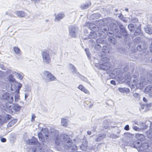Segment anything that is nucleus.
I'll return each mask as SVG.
<instances>
[{"label": "nucleus", "mask_w": 152, "mask_h": 152, "mask_svg": "<svg viewBox=\"0 0 152 152\" xmlns=\"http://www.w3.org/2000/svg\"><path fill=\"white\" fill-rule=\"evenodd\" d=\"M55 144L58 146L60 144L69 152H73L77 150V146L73 144L72 140L69 136L66 134H61L60 137L58 134L56 135L54 138Z\"/></svg>", "instance_id": "nucleus-1"}, {"label": "nucleus", "mask_w": 152, "mask_h": 152, "mask_svg": "<svg viewBox=\"0 0 152 152\" xmlns=\"http://www.w3.org/2000/svg\"><path fill=\"white\" fill-rule=\"evenodd\" d=\"M110 27L111 30H109L108 26H101L100 28V32L99 33V36L101 38H106L107 36H113L114 34H116L118 31V24L114 23L111 22L110 25Z\"/></svg>", "instance_id": "nucleus-2"}, {"label": "nucleus", "mask_w": 152, "mask_h": 152, "mask_svg": "<svg viewBox=\"0 0 152 152\" xmlns=\"http://www.w3.org/2000/svg\"><path fill=\"white\" fill-rule=\"evenodd\" d=\"M119 26L120 30L119 31L118 29V31L115 34L116 37L118 38H121L123 37L126 40L129 36V34L127 31L122 24L119 25Z\"/></svg>", "instance_id": "nucleus-3"}, {"label": "nucleus", "mask_w": 152, "mask_h": 152, "mask_svg": "<svg viewBox=\"0 0 152 152\" xmlns=\"http://www.w3.org/2000/svg\"><path fill=\"white\" fill-rule=\"evenodd\" d=\"M41 55L42 62L45 64H49L51 61V58L49 54V52L48 50H45L41 52Z\"/></svg>", "instance_id": "nucleus-4"}, {"label": "nucleus", "mask_w": 152, "mask_h": 152, "mask_svg": "<svg viewBox=\"0 0 152 152\" xmlns=\"http://www.w3.org/2000/svg\"><path fill=\"white\" fill-rule=\"evenodd\" d=\"M102 61L103 62L99 64V68L105 71L109 70L110 68V64L109 62V59L106 57L103 58L102 59Z\"/></svg>", "instance_id": "nucleus-5"}, {"label": "nucleus", "mask_w": 152, "mask_h": 152, "mask_svg": "<svg viewBox=\"0 0 152 152\" xmlns=\"http://www.w3.org/2000/svg\"><path fill=\"white\" fill-rule=\"evenodd\" d=\"M13 97H12L10 99H9V102L6 103L3 106L5 111H8V112L10 113H13L14 104L12 103V102H13Z\"/></svg>", "instance_id": "nucleus-6"}, {"label": "nucleus", "mask_w": 152, "mask_h": 152, "mask_svg": "<svg viewBox=\"0 0 152 152\" xmlns=\"http://www.w3.org/2000/svg\"><path fill=\"white\" fill-rule=\"evenodd\" d=\"M78 27L74 25H71L69 27V33L73 38H76L78 31Z\"/></svg>", "instance_id": "nucleus-7"}, {"label": "nucleus", "mask_w": 152, "mask_h": 152, "mask_svg": "<svg viewBox=\"0 0 152 152\" xmlns=\"http://www.w3.org/2000/svg\"><path fill=\"white\" fill-rule=\"evenodd\" d=\"M87 26L88 25L89 28L92 31H99L98 32L100 31V27H101V26H103V25H101L99 27L97 26L95 24L92 23H89L88 24H87Z\"/></svg>", "instance_id": "nucleus-8"}, {"label": "nucleus", "mask_w": 152, "mask_h": 152, "mask_svg": "<svg viewBox=\"0 0 152 152\" xmlns=\"http://www.w3.org/2000/svg\"><path fill=\"white\" fill-rule=\"evenodd\" d=\"M141 26L140 23H137V24L136 26V28L134 34L135 36H137L139 35L142 36L143 35L141 30Z\"/></svg>", "instance_id": "nucleus-9"}, {"label": "nucleus", "mask_w": 152, "mask_h": 152, "mask_svg": "<svg viewBox=\"0 0 152 152\" xmlns=\"http://www.w3.org/2000/svg\"><path fill=\"white\" fill-rule=\"evenodd\" d=\"M137 77L136 75H133L130 79V82L133 81V84H132V85L137 84V86L139 87L140 86L141 87H142L143 86V84L141 83H137Z\"/></svg>", "instance_id": "nucleus-10"}, {"label": "nucleus", "mask_w": 152, "mask_h": 152, "mask_svg": "<svg viewBox=\"0 0 152 152\" xmlns=\"http://www.w3.org/2000/svg\"><path fill=\"white\" fill-rule=\"evenodd\" d=\"M129 145L134 148H136L138 151L141 144L140 141L138 140H135L134 142L129 143Z\"/></svg>", "instance_id": "nucleus-11"}, {"label": "nucleus", "mask_w": 152, "mask_h": 152, "mask_svg": "<svg viewBox=\"0 0 152 152\" xmlns=\"http://www.w3.org/2000/svg\"><path fill=\"white\" fill-rule=\"evenodd\" d=\"M141 144L139 149H138V152H148L145 150L148 148V144L147 143H141Z\"/></svg>", "instance_id": "nucleus-12"}, {"label": "nucleus", "mask_w": 152, "mask_h": 152, "mask_svg": "<svg viewBox=\"0 0 152 152\" xmlns=\"http://www.w3.org/2000/svg\"><path fill=\"white\" fill-rule=\"evenodd\" d=\"M65 16V14L62 12H59L58 14L56 15L55 20H57L58 21H60L61 20L63 19Z\"/></svg>", "instance_id": "nucleus-13"}, {"label": "nucleus", "mask_w": 152, "mask_h": 152, "mask_svg": "<svg viewBox=\"0 0 152 152\" xmlns=\"http://www.w3.org/2000/svg\"><path fill=\"white\" fill-rule=\"evenodd\" d=\"M135 136L137 139L136 140H138L140 142L144 141L145 139V136L142 134H136Z\"/></svg>", "instance_id": "nucleus-14"}, {"label": "nucleus", "mask_w": 152, "mask_h": 152, "mask_svg": "<svg viewBox=\"0 0 152 152\" xmlns=\"http://www.w3.org/2000/svg\"><path fill=\"white\" fill-rule=\"evenodd\" d=\"M28 143L29 145H37L39 143L37 139L33 137L31 139L29 140Z\"/></svg>", "instance_id": "nucleus-15"}, {"label": "nucleus", "mask_w": 152, "mask_h": 152, "mask_svg": "<svg viewBox=\"0 0 152 152\" xmlns=\"http://www.w3.org/2000/svg\"><path fill=\"white\" fill-rule=\"evenodd\" d=\"M106 135L104 134H100L96 135L94 138L95 141L96 142H99L104 138Z\"/></svg>", "instance_id": "nucleus-16"}, {"label": "nucleus", "mask_w": 152, "mask_h": 152, "mask_svg": "<svg viewBox=\"0 0 152 152\" xmlns=\"http://www.w3.org/2000/svg\"><path fill=\"white\" fill-rule=\"evenodd\" d=\"M70 69H72V73L73 75H76L77 76L79 74V72H77V69L75 67L73 64H70L69 65Z\"/></svg>", "instance_id": "nucleus-17"}, {"label": "nucleus", "mask_w": 152, "mask_h": 152, "mask_svg": "<svg viewBox=\"0 0 152 152\" xmlns=\"http://www.w3.org/2000/svg\"><path fill=\"white\" fill-rule=\"evenodd\" d=\"M103 48L102 49V51L105 53H110V49L109 48V46L108 45L103 46Z\"/></svg>", "instance_id": "nucleus-18"}, {"label": "nucleus", "mask_w": 152, "mask_h": 152, "mask_svg": "<svg viewBox=\"0 0 152 152\" xmlns=\"http://www.w3.org/2000/svg\"><path fill=\"white\" fill-rule=\"evenodd\" d=\"M91 3L89 2L88 3L83 4L80 6V8L82 10H84L88 8L91 5Z\"/></svg>", "instance_id": "nucleus-19"}, {"label": "nucleus", "mask_w": 152, "mask_h": 152, "mask_svg": "<svg viewBox=\"0 0 152 152\" xmlns=\"http://www.w3.org/2000/svg\"><path fill=\"white\" fill-rule=\"evenodd\" d=\"M12 96H10L9 93L6 92L4 93L2 96V98L6 100L8 102H9V99H10Z\"/></svg>", "instance_id": "nucleus-20"}, {"label": "nucleus", "mask_w": 152, "mask_h": 152, "mask_svg": "<svg viewBox=\"0 0 152 152\" xmlns=\"http://www.w3.org/2000/svg\"><path fill=\"white\" fill-rule=\"evenodd\" d=\"M118 90L121 92L122 93H126L129 94L130 92V90L129 88H119Z\"/></svg>", "instance_id": "nucleus-21"}, {"label": "nucleus", "mask_w": 152, "mask_h": 152, "mask_svg": "<svg viewBox=\"0 0 152 152\" xmlns=\"http://www.w3.org/2000/svg\"><path fill=\"white\" fill-rule=\"evenodd\" d=\"M21 107V106L17 104L16 103L14 104L13 111L14 110L15 112H18L20 110Z\"/></svg>", "instance_id": "nucleus-22"}, {"label": "nucleus", "mask_w": 152, "mask_h": 152, "mask_svg": "<svg viewBox=\"0 0 152 152\" xmlns=\"http://www.w3.org/2000/svg\"><path fill=\"white\" fill-rule=\"evenodd\" d=\"M101 31H99L98 33V36L99 37V38L97 39L96 40V44H103L105 42L104 40L103 39L105 38H102L100 37L99 36V33Z\"/></svg>", "instance_id": "nucleus-23"}, {"label": "nucleus", "mask_w": 152, "mask_h": 152, "mask_svg": "<svg viewBox=\"0 0 152 152\" xmlns=\"http://www.w3.org/2000/svg\"><path fill=\"white\" fill-rule=\"evenodd\" d=\"M137 25L130 24L128 25V27L131 32H134L136 29V26Z\"/></svg>", "instance_id": "nucleus-24"}, {"label": "nucleus", "mask_w": 152, "mask_h": 152, "mask_svg": "<svg viewBox=\"0 0 152 152\" xmlns=\"http://www.w3.org/2000/svg\"><path fill=\"white\" fill-rule=\"evenodd\" d=\"M109 121H108L107 120H104L103 124V127L105 129H107L109 127Z\"/></svg>", "instance_id": "nucleus-25"}, {"label": "nucleus", "mask_w": 152, "mask_h": 152, "mask_svg": "<svg viewBox=\"0 0 152 152\" xmlns=\"http://www.w3.org/2000/svg\"><path fill=\"white\" fill-rule=\"evenodd\" d=\"M17 119H12L11 121L8 124L7 126L8 127H10L12 126L15 123L17 122Z\"/></svg>", "instance_id": "nucleus-26"}, {"label": "nucleus", "mask_w": 152, "mask_h": 152, "mask_svg": "<svg viewBox=\"0 0 152 152\" xmlns=\"http://www.w3.org/2000/svg\"><path fill=\"white\" fill-rule=\"evenodd\" d=\"M97 34L95 32H91L88 36L89 39H95L97 37Z\"/></svg>", "instance_id": "nucleus-27"}, {"label": "nucleus", "mask_w": 152, "mask_h": 152, "mask_svg": "<svg viewBox=\"0 0 152 152\" xmlns=\"http://www.w3.org/2000/svg\"><path fill=\"white\" fill-rule=\"evenodd\" d=\"M113 36H109L108 40L110 42L111 44L115 45L116 42V40L115 38L113 37Z\"/></svg>", "instance_id": "nucleus-28"}, {"label": "nucleus", "mask_w": 152, "mask_h": 152, "mask_svg": "<svg viewBox=\"0 0 152 152\" xmlns=\"http://www.w3.org/2000/svg\"><path fill=\"white\" fill-rule=\"evenodd\" d=\"M56 79V77L51 73L47 78V80L48 82H50L55 80Z\"/></svg>", "instance_id": "nucleus-29"}, {"label": "nucleus", "mask_w": 152, "mask_h": 152, "mask_svg": "<svg viewBox=\"0 0 152 152\" xmlns=\"http://www.w3.org/2000/svg\"><path fill=\"white\" fill-rule=\"evenodd\" d=\"M120 73L119 69H115L112 72V74L114 75L115 76H118Z\"/></svg>", "instance_id": "nucleus-30"}, {"label": "nucleus", "mask_w": 152, "mask_h": 152, "mask_svg": "<svg viewBox=\"0 0 152 152\" xmlns=\"http://www.w3.org/2000/svg\"><path fill=\"white\" fill-rule=\"evenodd\" d=\"M13 50L16 54L19 56L21 55V51L19 48L17 47H14L13 48Z\"/></svg>", "instance_id": "nucleus-31"}, {"label": "nucleus", "mask_w": 152, "mask_h": 152, "mask_svg": "<svg viewBox=\"0 0 152 152\" xmlns=\"http://www.w3.org/2000/svg\"><path fill=\"white\" fill-rule=\"evenodd\" d=\"M15 14L19 17H24L25 16V12L22 11H17Z\"/></svg>", "instance_id": "nucleus-32"}, {"label": "nucleus", "mask_w": 152, "mask_h": 152, "mask_svg": "<svg viewBox=\"0 0 152 152\" xmlns=\"http://www.w3.org/2000/svg\"><path fill=\"white\" fill-rule=\"evenodd\" d=\"M78 88L81 91H83L85 93H87L88 92V91L86 89L85 87L82 85H79L78 86Z\"/></svg>", "instance_id": "nucleus-33"}, {"label": "nucleus", "mask_w": 152, "mask_h": 152, "mask_svg": "<svg viewBox=\"0 0 152 152\" xmlns=\"http://www.w3.org/2000/svg\"><path fill=\"white\" fill-rule=\"evenodd\" d=\"M145 46L142 45V44H138L137 48V50L139 51H141L142 50L145 49Z\"/></svg>", "instance_id": "nucleus-34"}, {"label": "nucleus", "mask_w": 152, "mask_h": 152, "mask_svg": "<svg viewBox=\"0 0 152 152\" xmlns=\"http://www.w3.org/2000/svg\"><path fill=\"white\" fill-rule=\"evenodd\" d=\"M144 30L147 33L151 34H152V29L150 28L146 27L144 28Z\"/></svg>", "instance_id": "nucleus-35"}, {"label": "nucleus", "mask_w": 152, "mask_h": 152, "mask_svg": "<svg viewBox=\"0 0 152 152\" xmlns=\"http://www.w3.org/2000/svg\"><path fill=\"white\" fill-rule=\"evenodd\" d=\"M16 83V85L15 86H17L16 91L17 93H19L20 90L22 87V84L20 83Z\"/></svg>", "instance_id": "nucleus-36"}, {"label": "nucleus", "mask_w": 152, "mask_h": 152, "mask_svg": "<svg viewBox=\"0 0 152 152\" xmlns=\"http://www.w3.org/2000/svg\"><path fill=\"white\" fill-rule=\"evenodd\" d=\"M77 76H78L82 80L87 82L88 81V80L86 78L83 76L79 73V74L77 75Z\"/></svg>", "instance_id": "nucleus-37"}, {"label": "nucleus", "mask_w": 152, "mask_h": 152, "mask_svg": "<svg viewBox=\"0 0 152 152\" xmlns=\"http://www.w3.org/2000/svg\"><path fill=\"white\" fill-rule=\"evenodd\" d=\"M67 120L65 119L62 118L61 120V124L62 126H66L67 125Z\"/></svg>", "instance_id": "nucleus-38"}, {"label": "nucleus", "mask_w": 152, "mask_h": 152, "mask_svg": "<svg viewBox=\"0 0 152 152\" xmlns=\"http://www.w3.org/2000/svg\"><path fill=\"white\" fill-rule=\"evenodd\" d=\"M12 119V118L10 115L7 114L5 117L4 121L7 122L8 121Z\"/></svg>", "instance_id": "nucleus-39"}, {"label": "nucleus", "mask_w": 152, "mask_h": 152, "mask_svg": "<svg viewBox=\"0 0 152 152\" xmlns=\"http://www.w3.org/2000/svg\"><path fill=\"white\" fill-rule=\"evenodd\" d=\"M51 73L50 72L46 71L43 72V74L44 77L47 78Z\"/></svg>", "instance_id": "nucleus-40"}, {"label": "nucleus", "mask_w": 152, "mask_h": 152, "mask_svg": "<svg viewBox=\"0 0 152 152\" xmlns=\"http://www.w3.org/2000/svg\"><path fill=\"white\" fill-rule=\"evenodd\" d=\"M9 81L13 82H15L16 83V81L15 79L13 77V76L12 75H10L9 76Z\"/></svg>", "instance_id": "nucleus-41"}, {"label": "nucleus", "mask_w": 152, "mask_h": 152, "mask_svg": "<svg viewBox=\"0 0 152 152\" xmlns=\"http://www.w3.org/2000/svg\"><path fill=\"white\" fill-rule=\"evenodd\" d=\"M146 91L148 93H150L152 92V86H147L145 89Z\"/></svg>", "instance_id": "nucleus-42"}, {"label": "nucleus", "mask_w": 152, "mask_h": 152, "mask_svg": "<svg viewBox=\"0 0 152 152\" xmlns=\"http://www.w3.org/2000/svg\"><path fill=\"white\" fill-rule=\"evenodd\" d=\"M147 137L150 139H152V131L149 130L146 133Z\"/></svg>", "instance_id": "nucleus-43"}, {"label": "nucleus", "mask_w": 152, "mask_h": 152, "mask_svg": "<svg viewBox=\"0 0 152 152\" xmlns=\"http://www.w3.org/2000/svg\"><path fill=\"white\" fill-rule=\"evenodd\" d=\"M131 22L133 23H135V24H137V23H140L138 22V20L137 18H133L131 19Z\"/></svg>", "instance_id": "nucleus-44"}, {"label": "nucleus", "mask_w": 152, "mask_h": 152, "mask_svg": "<svg viewBox=\"0 0 152 152\" xmlns=\"http://www.w3.org/2000/svg\"><path fill=\"white\" fill-rule=\"evenodd\" d=\"M41 131L45 133V136L47 137H48V135L46 134L48 133V131L47 129L42 128V129H41Z\"/></svg>", "instance_id": "nucleus-45"}, {"label": "nucleus", "mask_w": 152, "mask_h": 152, "mask_svg": "<svg viewBox=\"0 0 152 152\" xmlns=\"http://www.w3.org/2000/svg\"><path fill=\"white\" fill-rule=\"evenodd\" d=\"M146 124L147 125H149L150 130L152 131V123L150 121H146Z\"/></svg>", "instance_id": "nucleus-46"}, {"label": "nucleus", "mask_w": 152, "mask_h": 152, "mask_svg": "<svg viewBox=\"0 0 152 152\" xmlns=\"http://www.w3.org/2000/svg\"><path fill=\"white\" fill-rule=\"evenodd\" d=\"M101 47L102 46L99 44H96L94 46V48L95 49L97 50H99L101 49Z\"/></svg>", "instance_id": "nucleus-47"}, {"label": "nucleus", "mask_w": 152, "mask_h": 152, "mask_svg": "<svg viewBox=\"0 0 152 152\" xmlns=\"http://www.w3.org/2000/svg\"><path fill=\"white\" fill-rule=\"evenodd\" d=\"M85 50L88 57V58L90 57L91 53L89 51V49L88 48H86Z\"/></svg>", "instance_id": "nucleus-48"}, {"label": "nucleus", "mask_w": 152, "mask_h": 152, "mask_svg": "<svg viewBox=\"0 0 152 152\" xmlns=\"http://www.w3.org/2000/svg\"><path fill=\"white\" fill-rule=\"evenodd\" d=\"M19 93H17L15 94V102H18L19 98Z\"/></svg>", "instance_id": "nucleus-49"}, {"label": "nucleus", "mask_w": 152, "mask_h": 152, "mask_svg": "<svg viewBox=\"0 0 152 152\" xmlns=\"http://www.w3.org/2000/svg\"><path fill=\"white\" fill-rule=\"evenodd\" d=\"M17 77L20 80H22L23 78L22 76L20 73H17L16 74Z\"/></svg>", "instance_id": "nucleus-50"}, {"label": "nucleus", "mask_w": 152, "mask_h": 152, "mask_svg": "<svg viewBox=\"0 0 152 152\" xmlns=\"http://www.w3.org/2000/svg\"><path fill=\"white\" fill-rule=\"evenodd\" d=\"M149 125H147L146 124V122L145 123V124L143 125V127H142V128L144 129H147L148 127H149Z\"/></svg>", "instance_id": "nucleus-51"}, {"label": "nucleus", "mask_w": 152, "mask_h": 152, "mask_svg": "<svg viewBox=\"0 0 152 152\" xmlns=\"http://www.w3.org/2000/svg\"><path fill=\"white\" fill-rule=\"evenodd\" d=\"M119 14V15L118 16V17L122 20L124 18V16L121 13H120Z\"/></svg>", "instance_id": "nucleus-52"}, {"label": "nucleus", "mask_w": 152, "mask_h": 152, "mask_svg": "<svg viewBox=\"0 0 152 152\" xmlns=\"http://www.w3.org/2000/svg\"><path fill=\"white\" fill-rule=\"evenodd\" d=\"M38 136L39 140H40V139L44 137L43 136L41 133H39L38 134Z\"/></svg>", "instance_id": "nucleus-53"}, {"label": "nucleus", "mask_w": 152, "mask_h": 152, "mask_svg": "<svg viewBox=\"0 0 152 152\" xmlns=\"http://www.w3.org/2000/svg\"><path fill=\"white\" fill-rule=\"evenodd\" d=\"M36 116L34 114H32L31 115V121L32 122H34L35 120V118Z\"/></svg>", "instance_id": "nucleus-54"}, {"label": "nucleus", "mask_w": 152, "mask_h": 152, "mask_svg": "<svg viewBox=\"0 0 152 152\" xmlns=\"http://www.w3.org/2000/svg\"><path fill=\"white\" fill-rule=\"evenodd\" d=\"M111 136H112V138H113L114 139H116V138L119 137V136L115 134H113V135H112Z\"/></svg>", "instance_id": "nucleus-55"}, {"label": "nucleus", "mask_w": 152, "mask_h": 152, "mask_svg": "<svg viewBox=\"0 0 152 152\" xmlns=\"http://www.w3.org/2000/svg\"><path fill=\"white\" fill-rule=\"evenodd\" d=\"M134 96L136 98H138L139 97V95L137 93H135L134 94Z\"/></svg>", "instance_id": "nucleus-56"}, {"label": "nucleus", "mask_w": 152, "mask_h": 152, "mask_svg": "<svg viewBox=\"0 0 152 152\" xmlns=\"http://www.w3.org/2000/svg\"><path fill=\"white\" fill-rule=\"evenodd\" d=\"M124 129L126 131L129 130V125H126L124 128Z\"/></svg>", "instance_id": "nucleus-57"}, {"label": "nucleus", "mask_w": 152, "mask_h": 152, "mask_svg": "<svg viewBox=\"0 0 152 152\" xmlns=\"http://www.w3.org/2000/svg\"><path fill=\"white\" fill-rule=\"evenodd\" d=\"M93 15L95 17H96L97 18H99L100 17L101 15L99 13H96L94 14Z\"/></svg>", "instance_id": "nucleus-58"}, {"label": "nucleus", "mask_w": 152, "mask_h": 152, "mask_svg": "<svg viewBox=\"0 0 152 152\" xmlns=\"http://www.w3.org/2000/svg\"><path fill=\"white\" fill-rule=\"evenodd\" d=\"M133 129L136 131L139 130V128L136 126H134L133 127Z\"/></svg>", "instance_id": "nucleus-59"}, {"label": "nucleus", "mask_w": 152, "mask_h": 152, "mask_svg": "<svg viewBox=\"0 0 152 152\" xmlns=\"http://www.w3.org/2000/svg\"><path fill=\"white\" fill-rule=\"evenodd\" d=\"M91 102L90 101H85L84 102V104H85L88 105L90 104L91 103Z\"/></svg>", "instance_id": "nucleus-60"}, {"label": "nucleus", "mask_w": 152, "mask_h": 152, "mask_svg": "<svg viewBox=\"0 0 152 152\" xmlns=\"http://www.w3.org/2000/svg\"><path fill=\"white\" fill-rule=\"evenodd\" d=\"M1 141L2 142H5L6 141V139L5 138L3 137L1 139Z\"/></svg>", "instance_id": "nucleus-61"}, {"label": "nucleus", "mask_w": 152, "mask_h": 152, "mask_svg": "<svg viewBox=\"0 0 152 152\" xmlns=\"http://www.w3.org/2000/svg\"><path fill=\"white\" fill-rule=\"evenodd\" d=\"M109 103H111V104H113V102L111 100H108V101H107L106 103L108 105H111V104H109Z\"/></svg>", "instance_id": "nucleus-62"}, {"label": "nucleus", "mask_w": 152, "mask_h": 152, "mask_svg": "<svg viewBox=\"0 0 152 152\" xmlns=\"http://www.w3.org/2000/svg\"><path fill=\"white\" fill-rule=\"evenodd\" d=\"M40 141H41V142H42V144H44L45 142V140L44 137L40 139Z\"/></svg>", "instance_id": "nucleus-63"}, {"label": "nucleus", "mask_w": 152, "mask_h": 152, "mask_svg": "<svg viewBox=\"0 0 152 152\" xmlns=\"http://www.w3.org/2000/svg\"><path fill=\"white\" fill-rule=\"evenodd\" d=\"M110 83L114 85H115L116 84V83H115V80H112L110 81Z\"/></svg>", "instance_id": "nucleus-64"}]
</instances>
